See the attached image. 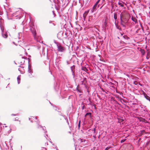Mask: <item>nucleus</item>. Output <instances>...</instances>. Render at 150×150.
<instances>
[{
    "instance_id": "42",
    "label": "nucleus",
    "mask_w": 150,
    "mask_h": 150,
    "mask_svg": "<svg viewBox=\"0 0 150 150\" xmlns=\"http://www.w3.org/2000/svg\"><path fill=\"white\" fill-rule=\"evenodd\" d=\"M40 127H42V126H41L40 125Z\"/></svg>"
},
{
    "instance_id": "10",
    "label": "nucleus",
    "mask_w": 150,
    "mask_h": 150,
    "mask_svg": "<svg viewBox=\"0 0 150 150\" xmlns=\"http://www.w3.org/2000/svg\"><path fill=\"white\" fill-rule=\"evenodd\" d=\"M115 25L117 29H119L120 30H122L121 28L119 26H118L116 23H115Z\"/></svg>"
},
{
    "instance_id": "26",
    "label": "nucleus",
    "mask_w": 150,
    "mask_h": 150,
    "mask_svg": "<svg viewBox=\"0 0 150 150\" xmlns=\"http://www.w3.org/2000/svg\"><path fill=\"white\" fill-rule=\"evenodd\" d=\"M123 17V15L122 13H121L120 15V18L121 17V18H122Z\"/></svg>"
},
{
    "instance_id": "33",
    "label": "nucleus",
    "mask_w": 150,
    "mask_h": 150,
    "mask_svg": "<svg viewBox=\"0 0 150 150\" xmlns=\"http://www.w3.org/2000/svg\"><path fill=\"white\" fill-rule=\"evenodd\" d=\"M84 106H83L82 107V110H83L84 108Z\"/></svg>"
},
{
    "instance_id": "36",
    "label": "nucleus",
    "mask_w": 150,
    "mask_h": 150,
    "mask_svg": "<svg viewBox=\"0 0 150 150\" xmlns=\"http://www.w3.org/2000/svg\"><path fill=\"white\" fill-rule=\"evenodd\" d=\"M18 70H19V71H21V70H20V68H18Z\"/></svg>"
},
{
    "instance_id": "14",
    "label": "nucleus",
    "mask_w": 150,
    "mask_h": 150,
    "mask_svg": "<svg viewBox=\"0 0 150 150\" xmlns=\"http://www.w3.org/2000/svg\"><path fill=\"white\" fill-rule=\"evenodd\" d=\"M88 11H86L85 13L83 14V16L84 18H85V17L86 15L88 14Z\"/></svg>"
},
{
    "instance_id": "1",
    "label": "nucleus",
    "mask_w": 150,
    "mask_h": 150,
    "mask_svg": "<svg viewBox=\"0 0 150 150\" xmlns=\"http://www.w3.org/2000/svg\"><path fill=\"white\" fill-rule=\"evenodd\" d=\"M30 26L31 28L30 29V30L33 35L34 37V39L37 42L39 41H38V40L37 39L36 37V30L35 29V25H33L32 27V26L31 25H30Z\"/></svg>"
},
{
    "instance_id": "28",
    "label": "nucleus",
    "mask_w": 150,
    "mask_h": 150,
    "mask_svg": "<svg viewBox=\"0 0 150 150\" xmlns=\"http://www.w3.org/2000/svg\"><path fill=\"white\" fill-rule=\"evenodd\" d=\"M123 21H125V22H126V23L127 22V21L126 20L125 18H123Z\"/></svg>"
},
{
    "instance_id": "23",
    "label": "nucleus",
    "mask_w": 150,
    "mask_h": 150,
    "mask_svg": "<svg viewBox=\"0 0 150 150\" xmlns=\"http://www.w3.org/2000/svg\"><path fill=\"white\" fill-rule=\"evenodd\" d=\"M124 23H120V24L123 27L125 28V25H124Z\"/></svg>"
},
{
    "instance_id": "18",
    "label": "nucleus",
    "mask_w": 150,
    "mask_h": 150,
    "mask_svg": "<svg viewBox=\"0 0 150 150\" xmlns=\"http://www.w3.org/2000/svg\"><path fill=\"white\" fill-rule=\"evenodd\" d=\"M76 90L79 92L80 93L82 92V91L81 89H79V88H76Z\"/></svg>"
},
{
    "instance_id": "25",
    "label": "nucleus",
    "mask_w": 150,
    "mask_h": 150,
    "mask_svg": "<svg viewBox=\"0 0 150 150\" xmlns=\"http://www.w3.org/2000/svg\"><path fill=\"white\" fill-rule=\"evenodd\" d=\"M42 129L44 131L45 133H46V131H45V127H43Z\"/></svg>"
},
{
    "instance_id": "17",
    "label": "nucleus",
    "mask_w": 150,
    "mask_h": 150,
    "mask_svg": "<svg viewBox=\"0 0 150 150\" xmlns=\"http://www.w3.org/2000/svg\"><path fill=\"white\" fill-rule=\"evenodd\" d=\"M120 23H126V22H125V21H124L122 20V18H121V17L120 18Z\"/></svg>"
},
{
    "instance_id": "49",
    "label": "nucleus",
    "mask_w": 150,
    "mask_h": 150,
    "mask_svg": "<svg viewBox=\"0 0 150 150\" xmlns=\"http://www.w3.org/2000/svg\"><path fill=\"white\" fill-rule=\"evenodd\" d=\"M150 102V101H149Z\"/></svg>"
},
{
    "instance_id": "29",
    "label": "nucleus",
    "mask_w": 150,
    "mask_h": 150,
    "mask_svg": "<svg viewBox=\"0 0 150 150\" xmlns=\"http://www.w3.org/2000/svg\"><path fill=\"white\" fill-rule=\"evenodd\" d=\"M101 90L102 91L106 93H107V92H106L104 89L103 88H101Z\"/></svg>"
},
{
    "instance_id": "7",
    "label": "nucleus",
    "mask_w": 150,
    "mask_h": 150,
    "mask_svg": "<svg viewBox=\"0 0 150 150\" xmlns=\"http://www.w3.org/2000/svg\"><path fill=\"white\" fill-rule=\"evenodd\" d=\"M81 84L84 85L86 86V79L84 78L83 80L81 81Z\"/></svg>"
},
{
    "instance_id": "34",
    "label": "nucleus",
    "mask_w": 150,
    "mask_h": 150,
    "mask_svg": "<svg viewBox=\"0 0 150 150\" xmlns=\"http://www.w3.org/2000/svg\"><path fill=\"white\" fill-rule=\"evenodd\" d=\"M21 58H23V59H25V57H21Z\"/></svg>"
},
{
    "instance_id": "44",
    "label": "nucleus",
    "mask_w": 150,
    "mask_h": 150,
    "mask_svg": "<svg viewBox=\"0 0 150 150\" xmlns=\"http://www.w3.org/2000/svg\"><path fill=\"white\" fill-rule=\"evenodd\" d=\"M110 83H111V84H112V83H111V82H110Z\"/></svg>"
},
{
    "instance_id": "12",
    "label": "nucleus",
    "mask_w": 150,
    "mask_h": 150,
    "mask_svg": "<svg viewBox=\"0 0 150 150\" xmlns=\"http://www.w3.org/2000/svg\"><path fill=\"white\" fill-rule=\"evenodd\" d=\"M68 0H61V1H62V4L64 5L67 3V1Z\"/></svg>"
},
{
    "instance_id": "15",
    "label": "nucleus",
    "mask_w": 150,
    "mask_h": 150,
    "mask_svg": "<svg viewBox=\"0 0 150 150\" xmlns=\"http://www.w3.org/2000/svg\"><path fill=\"white\" fill-rule=\"evenodd\" d=\"M28 72L29 73H30L31 74V73L32 72V70L31 69H30V67H29V65H28Z\"/></svg>"
},
{
    "instance_id": "21",
    "label": "nucleus",
    "mask_w": 150,
    "mask_h": 150,
    "mask_svg": "<svg viewBox=\"0 0 150 150\" xmlns=\"http://www.w3.org/2000/svg\"><path fill=\"white\" fill-rule=\"evenodd\" d=\"M34 119H35V117H31V118H29V120H30L31 122H32V120H31V119H33V120Z\"/></svg>"
},
{
    "instance_id": "43",
    "label": "nucleus",
    "mask_w": 150,
    "mask_h": 150,
    "mask_svg": "<svg viewBox=\"0 0 150 150\" xmlns=\"http://www.w3.org/2000/svg\"><path fill=\"white\" fill-rule=\"evenodd\" d=\"M35 119L36 120H37V118H36V117H35Z\"/></svg>"
},
{
    "instance_id": "40",
    "label": "nucleus",
    "mask_w": 150,
    "mask_h": 150,
    "mask_svg": "<svg viewBox=\"0 0 150 150\" xmlns=\"http://www.w3.org/2000/svg\"><path fill=\"white\" fill-rule=\"evenodd\" d=\"M2 13H0V15H2Z\"/></svg>"
},
{
    "instance_id": "4",
    "label": "nucleus",
    "mask_w": 150,
    "mask_h": 150,
    "mask_svg": "<svg viewBox=\"0 0 150 150\" xmlns=\"http://www.w3.org/2000/svg\"><path fill=\"white\" fill-rule=\"evenodd\" d=\"M3 25L4 20L2 18H0V27L1 29L4 28Z\"/></svg>"
},
{
    "instance_id": "31",
    "label": "nucleus",
    "mask_w": 150,
    "mask_h": 150,
    "mask_svg": "<svg viewBox=\"0 0 150 150\" xmlns=\"http://www.w3.org/2000/svg\"><path fill=\"white\" fill-rule=\"evenodd\" d=\"M95 10H94V9H93V8H92L91 10V12L93 13Z\"/></svg>"
},
{
    "instance_id": "27",
    "label": "nucleus",
    "mask_w": 150,
    "mask_h": 150,
    "mask_svg": "<svg viewBox=\"0 0 150 150\" xmlns=\"http://www.w3.org/2000/svg\"><path fill=\"white\" fill-rule=\"evenodd\" d=\"M142 54L143 55H144L145 54V51L143 50L142 52Z\"/></svg>"
},
{
    "instance_id": "11",
    "label": "nucleus",
    "mask_w": 150,
    "mask_h": 150,
    "mask_svg": "<svg viewBox=\"0 0 150 150\" xmlns=\"http://www.w3.org/2000/svg\"><path fill=\"white\" fill-rule=\"evenodd\" d=\"M123 38L124 39L126 40H128L130 39V38L126 35H124L123 36Z\"/></svg>"
},
{
    "instance_id": "6",
    "label": "nucleus",
    "mask_w": 150,
    "mask_h": 150,
    "mask_svg": "<svg viewBox=\"0 0 150 150\" xmlns=\"http://www.w3.org/2000/svg\"><path fill=\"white\" fill-rule=\"evenodd\" d=\"M144 97L148 100L150 101V97L147 95L145 93L144 94Z\"/></svg>"
},
{
    "instance_id": "24",
    "label": "nucleus",
    "mask_w": 150,
    "mask_h": 150,
    "mask_svg": "<svg viewBox=\"0 0 150 150\" xmlns=\"http://www.w3.org/2000/svg\"><path fill=\"white\" fill-rule=\"evenodd\" d=\"M126 139H122L121 140V143H122L123 142H125L126 140Z\"/></svg>"
},
{
    "instance_id": "19",
    "label": "nucleus",
    "mask_w": 150,
    "mask_h": 150,
    "mask_svg": "<svg viewBox=\"0 0 150 150\" xmlns=\"http://www.w3.org/2000/svg\"><path fill=\"white\" fill-rule=\"evenodd\" d=\"M91 115V113H90V112L87 113L86 114V115H85V116H87V115H89L90 116Z\"/></svg>"
},
{
    "instance_id": "5",
    "label": "nucleus",
    "mask_w": 150,
    "mask_h": 150,
    "mask_svg": "<svg viewBox=\"0 0 150 150\" xmlns=\"http://www.w3.org/2000/svg\"><path fill=\"white\" fill-rule=\"evenodd\" d=\"M75 66L74 65H73L72 67H71V71L72 73V75H73L74 77V70L75 69Z\"/></svg>"
},
{
    "instance_id": "48",
    "label": "nucleus",
    "mask_w": 150,
    "mask_h": 150,
    "mask_svg": "<svg viewBox=\"0 0 150 150\" xmlns=\"http://www.w3.org/2000/svg\"><path fill=\"white\" fill-rule=\"evenodd\" d=\"M57 150H58L57 149Z\"/></svg>"
},
{
    "instance_id": "41",
    "label": "nucleus",
    "mask_w": 150,
    "mask_h": 150,
    "mask_svg": "<svg viewBox=\"0 0 150 150\" xmlns=\"http://www.w3.org/2000/svg\"><path fill=\"white\" fill-rule=\"evenodd\" d=\"M132 20H133V21H134V20H133V18H132Z\"/></svg>"
},
{
    "instance_id": "35",
    "label": "nucleus",
    "mask_w": 150,
    "mask_h": 150,
    "mask_svg": "<svg viewBox=\"0 0 150 150\" xmlns=\"http://www.w3.org/2000/svg\"><path fill=\"white\" fill-rule=\"evenodd\" d=\"M12 115H13V116H16V115L15 114H12Z\"/></svg>"
},
{
    "instance_id": "45",
    "label": "nucleus",
    "mask_w": 150,
    "mask_h": 150,
    "mask_svg": "<svg viewBox=\"0 0 150 150\" xmlns=\"http://www.w3.org/2000/svg\"><path fill=\"white\" fill-rule=\"evenodd\" d=\"M115 82L116 83H117L116 81H115Z\"/></svg>"
},
{
    "instance_id": "2",
    "label": "nucleus",
    "mask_w": 150,
    "mask_h": 150,
    "mask_svg": "<svg viewBox=\"0 0 150 150\" xmlns=\"http://www.w3.org/2000/svg\"><path fill=\"white\" fill-rule=\"evenodd\" d=\"M57 50L58 51L61 52H63L65 51V49L64 47L62 46L60 44H57Z\"/></svg>"
},
{
    "instance_id": "46",
    "label": "nucleus",
    "mask_w": 150,
    "mask_h": 150,
    "mask_svg": "<svg viewBox=\"0 0 150 150\" xmlns=\"http://www.w3.org/2000/svg\"><path fill=\"white\" fill-rule=\"evenodd\" d=\"M50 103V104H51V105H52V103Z\"/></svg>"
},
{
    "instance_id": "39",
    "label": "nucleus",
    "mask_w": 150,
    "mask_h": 150,
    "mask_svg": "<svg viewBox=\"0 0 150 150\" xmlns=\"http://www.w3.org/2000/svg\"><path fill=\"white\" fill-rule=\"evenodd\" d=\"M57 0V1H58V0ZM53 1H54V2L56 1H55V0H53Z\"/></svg>"
},
{
    "instance_id": "8",
    "label": "nucleus",
    "mask_w": 150,
    "mask_h": 150,
    "mask_svg": "<svg viewBox=\"0 0 150 150\" xmlns=\"http://www.w3.org/2000/svg\"><path fill=\"white\" fill-rule=\"evenodd\" d=\"M107 18L106 17L105 20V22H104V24H103V27L105 28L106 26V25L107 24Z\"/></svg>"
},
{
    "instance_id": "30",
    "label": "nucleus",
    "mask_w": 150,
    "mask_h": 150,
    "mask_svg": "<svg viewBox=\"0 0 150 150\" xmlns=\"http://www.w3.org/2000/svg\"><path fill=\"white\" fill-rule=\"evenodd\" d=\"M80 120L79 121V124H78V125L79 128L80 127Z\"/></svg>"
},
{
    "instance_id": "13",
    "label": "nucleus",
    "mask_w": 150,
    "mask_h": 150,
    "mask_svg": "<svg viewBox=\"0 0 150 150\" xmlns=\"http://www.w3.org/2000/svg\"><path fill=\"white\" fill-rule=\"evenodd\" d=\"M18 83V84H19L20 83V76H18L17 78Z\"/></svg>"
},
{
    "instance_id": "32",
    "label": "nucleus",
    "mask_w": 150,
    "mask_h": 150,
    "mask_svg": "<svg viewBox=\"0 0 150 150\" xmlns=\"http://www.w3.org/2000/svg\"><path fill=\"white\" fill-rule=\"evenodd\" d=\"M67 64H70V62L69 61H67Z\"/></svg>"
},
{
    "instance_id": "16",
    "label": "nucleus",
    "mask_w": 150,
    "mask_h": 150,
    "mask_svg": "<svg viewBox=\"0 0 150 150\" xmlns=\"http://www.w3.org/2000/svg\"><path fill=\"white\" fill-rule=\"evenodd\" d=\"M114 18L115 20H116L117 18V16L116 13H115L114 15Z\"/></svg>"
},
{
    "instance_id": "3",
    "label": "nucleus",
    "mask_w": 150,
    "mask_h": 150,
    "mask_svg": "<svg viewBox=\"0 0 150 150\" xmlns=\"http://www.w3.org/2000/svg\"><path fill=\"white\" fill-rule=\"evenodd\" d=\"M2 31V35L3 37L4 38H6L8 37V35L7 32L5 31L4 28L1 29Z\"/></svg>"
},
{
    "instance_id": "22",
    "label": "nucleus",
    "mask_w": 150,
    "mask_h": 150,
    "mask_svg": "<svg viewBox=\"0 0 150 150\" xmlns=\"http://www.w3.org/2000/svg\"><path fill=\"white\" fill-rule=\"evenodd\" d=\"M100 1V0H98L96 2V4H95V5H96V6H97V5L98 4L99 2V1Z\"/></svg>"
},
{
    "instance_id": "37",
    "label": "nucleus",
    "mask_w": 150,
    "mask_h": 150,
    "mask_svg": "<svg viewBox=\"0 0 150 150\" xmlns=\"http://www.w3.org/2000/svg\"><path fill=\"white\" fill-rule=\"evenodd\" d=\"M94 132H95V128H94Z\"/></svg>"
},
{
    "instance_id": "38",
    "label": "nucleus",
    "mask_w": 150,
    "mask_h": 150,
    "mask_svg": "<svg viewBox=\"0 0 150 150\" xmlns=\"http://www.w3.org/2000/svg\"><path fill=\"white\" fill-rule=\"evenodd\" d=\"M65 35H67V33H65Z\"/></svg>"
},
{
    "instance_id": "20",
    "label": "nucleus",
    "mask_w": 150,
    "mask_h": 150,
    "mask_svg": "<svg viewBox=\"0 0 150 150\" xmlns=\"http://www.w3.org/2000/svg\"><path fill=\"white\" fill-rule=\"evenodd\" d=\"M96 7L97 6L94 5V6H93V8L94 9V10H96Z\"/></svg>"
},
{
    "instance_id": "9",
    "label": "nucleus",
    "mask_w": 150,
    "mask_h": 150,
    "mask_svg": "<svg viewBox=\"0 0 150 150\" xmlns=\"http://www.w3.org/2000/svg\"><path fill=\"white\" fill-rule=\"evenodd\" d=\"M123 4L124 3L122 1H120V2H119L118 3V5L122 7H123L124 6Z\"/></svg>"
},
{
    "instance_id": "47",
    "label": "nucleus",
    "mask_w": 150,
    "mask_h": 150,
    "mask_svg": "<svg viewBox=\"0 0 150 150\" xmlns=\"http://www.w3.org/2000/svg\"><path fill=\"white\" fill-rule=\"evenodd\" d=\"M121 35H123V34H121Z\"/></svg>"
}]
</instances>
